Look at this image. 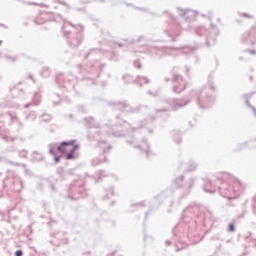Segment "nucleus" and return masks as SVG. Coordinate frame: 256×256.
Returning <instances> with one entry per match:
<instances>
[{"mask_svg": "<svg viewBox=\"0 0 256 256\" xmlns=\"http://www.w3.org/2000/svg\"><path fill=\"white\" fill-rule=\"evenodd\" d=\"M191 101H195L201 109H209V107L215 103V86L213 85V82H211V77H209L208 85L204 88L200 90H191L187 100L171 99L169 100L168 105L172 111H177V109L189 105Z\"/></svg>", "mask_w": 256, "mask_h": 256, "instance_id": "obj_1", "label": "nucleus"}, {"mask_svg": "<svg viewBox=\"0 0 256 256\" xmlns=\"http://www.w3.org/2000/svg\"><path fill=\"white\" fill-rule=\"evenodd\" d=\"M218 191L225 199H237L245 190V184L233 176L223 174L217 179Z\"/></svg>", "mask_w": 256, "mask_h": 256, "instance_id": "obj_2", "label": "nucleus"}, {"mask_svg": "<svg viewBox=\"0 0 256 256\" xmlns=\"http://www.w3.org/2000/svg\"><path fill=\"white\" fill-rule=\"evenodd\" d=\"M78 147H79L78 145H75V140L64 141L59 146H56V144L51 145L49 153L50 155H54L55 157L54 161L56 163H59L60 158L55 153V149H57L59 153H68L66 155V159L71 160V159H74L75 151H77Z\"/></svg>", "mask_w": 256, "mask_h": 256, "instance_id": "obj_3", "label": "nucleus"}, {"mask_svg": "<svg viewBox=\"0 0 256 256\" xmlns=\"http://www.w3.org/2000/svg\"><path fill=\"white\" fill-rule=\"evenodd\" d=\"M115 105L117 109H119L120 111H124L125 113H139V111H141L142 113H147V111H149L145 106L133 108L131 107V105L127 104V102H116Z\"/></svg>", "mask_w": 256, "mask_h": 256, "instance_id": "obj_4", "label": "nucleus"}, {"mask_svg": "<svg viewBox=\"0 0 256 256\" xmlns=\"http://www.w3.org/2000/svg\"><path fill=\"white\" fill-rule=\"evenodd\" d=\"M172 91L173 93H183V90L187 87V82L183 80V76L175 75L172 79Z\"/></svg>", "mask_w": 256, "mask_h": 256, "instance_id": "obj_5", "label": "nucleus"}, {"mask_svg": "<svg viewBox=\"0 0 256 256\" xmlns=\"http://www.w3.org/2000/svg\"><path fill=\"white\" fill-rule=\"evenodd\" d=\"M178 14L180 17H184L185 23H189V21H194V19L197 17V11L192 10V9H182V8H177Z\"/></svg>", "mask_w": 256, "mask_h": 256, "instance_id": "obj_6", "label": "nucleus"}, {"mask_svg": "<svg viewBox=\"0 0 256 256\" xmlns=\"http://www.w3.org/2000/svg\"><path fill=\"white\" fill-rule=\"evenodd\" d=\"M5 117H8L10 119V123L16 131H21L23 129V123L19 121V118L15 114L8 113L5 115Z\"/></svg>", "mask_w": 256, "mask_h": 256, "instance_id": "obj_7", "label": "nucleus"}, {"mask_svg": "<svg viewBox=\"0 0 256 256\" xmlns=\"http://www.w3.org/2000/svg\"><path fill=\"white\" fill-rule=\"evenodd\" d=\"M78 29V31H83V25L78 24L77 26L73 25L72 23L65 22L62 26V32L67 37L69 33H71V29Z\"/></svg>", "mask_w": 256, "mask_h": 256, "instance_id": "obj_8", "label": "nucleus"}, {"mask_svg": "<svg viewBox=\"0 0 256 256\" xmlns=\"http://www.w3.org/2000/svg\"><path fill=\"white\" fill-rule=\"evenodd\" d=\"M137 53H152L153 55H158L161 57V49H158L157 46H151L148 48L147 46L139 48L136 50Z\"/></svg>", "mask_w": 256, "mask_h": 256, "instance_id": "obj_9", "label": "nucleus"}, {"mask_svg": "<svg viewBox=\"0 0 256 256\" xmlns=\"http://www.w3.org/2000/svg\"><path fill=\"white\" fill-rule=\"evenodd\" d=\"M81 41H83V36L81 34H78L76 38H73L72 40H68V43L72 47H79V45H81Z\"/></svg>", "mask_w": 256, "mask_h": 256, "instance_id": "obj_10", "label": "nucleus"}, {"mask_svg": "<svg viewBox=\"0 0 256 256\" xmlns=\"http://www.w3.org/2000/svg\"><path fill=\"white\" fill-rule=\"evenodd\" d=\"M134 147H138V149H141V151H144V153H146L147 157H149V155H151V150L149 149V144L145 140L138 146H134Z\"/></svg>", "mask_w": 256, "mask_h": 256, "instance_id": "obj_11", "label": "nucleus"}, {"mask_svg": "<svg viewBox=\"0 0 256 256\" xmlns=\"http://www.w3.org/2000/svg\"><path fill=\"white\" fill-rule=\"evenodd\" d=\"M203 191H205V193H215L217 187H215L211 181H208L203 187Z\"/></svg>", "mask_w": 256, "mask_h": 256, "instance_id": "obj_12", "label": "nucleus"}, {"mask_svg": "<svg viewBox=\"0 0 256 256\" xmlns=\"http://www.w3.org/2000/svg\"><path fill=\"white\" fill-rule=\"evenodd\" d=\"M134 82L136 83V85L142 87L143 85H147V83H149V78L144 76H137Z\"/></svg>", "mask_w": 256, "mask_h": 256, "instance_id": "obj_13", "label": "nucleus"}, {"mask_svg": "<svg viewBox=\"0 0 256 256\" xmlns=\"http://www.w3.org/2000/svg\"><path fill=\"white\" fill-rule=\"evenodd\" d=\"M147 124H148V128H143L142 129V133H153V130L149 127L153 126V116H148L146 118Z\"/></svg>", "mask_w": 256, "mask_h": 256, "instance_id": "obj_14", "label": "nucleus"}, {"mask_svg": "<svg viewBox=\"0 0 256 256\" xmlns=\"http://www.w3.org/2000/svg\"><path fill=\"white\" fill-rule=\"evenodd\" d=\"M14 191H21L23 189V182L21 181V178L15 176L14 178Z\"/></svg>", "mask_w": 256, "mask_h": 256, "instance_id": "obj_15", "label": "nucleus"}, {"mask_svg": "<svg viewBox=\"0 0 256 256\" xmlns=\"http://www.w3.org/2000/svg\"><path fill=\"white\" fill-rule=\"evenodd\" d=\"M168 37H171L172 39H170V41H175V37H177V35H179L180 31L179 28L176 29H170L168 31H166Z\"/></svg>", "mask_w": 256, "mask_h": 256, "instance_id": "obj_16", "label": "nucleus"}, {"mask_svg": "<svg viewBox=\"0 0 256 256\" xmlns=\"http://www.w3.org/2000/svg\"><path fill=\"white\" fill-rule=\"evenodd\" d=\"M197 167H199V164L193 160H190L186 166V171H195Z\"/></svg>", "mask_w": 256, "mask_h": 256, "instance_id": "obj_17", "label": "nucleus"}, {"mask_svg": "<svg viewBox=\"0 0 256 256\" xmlns=\"http://www.w3.org/2000/svg\"><path fill=\"white\" fill-rule=\"evenodd\" d=\"M0 136L2 137V139H3L4 141H7V142H13V141H15V139H16L15 137L9 135V132H5V133L3 134V132H1V130H0Z\"/></svg>", "mask_w": 256, "mask_h": 256, "instance_id": "obj_18", "label": "nucleus"}, {"mask_svg": "<svg viewBox=\"0 0 256 256\" xmlns=\"http://www.w3.org/2000/svg\"><path fill=\"white\" fill-rule=\"evenodd\" d=\"M172 185H173L174 189H179V187H181V185H183V176H179L178 178H176V180H174Z\"/></svg>", "mask_w": 256, "mask_h": 256, "instance_id": "obj_19", "label": "nucleus"}, {"mask_svg": "<svg viewBox=\"0 0 256 256\" xmlns=\"http://www.w3.org/2000/svg\"><path fill=\"white\" fill-rule=\"evenodd\" d=\"M98 145L100 149H103L104 153H107L111 149V145L107 144V142L99 141Z\"/></svg>", "mask_w": 256, "mask_h": 256, "instance_id": "obj_20", "label": "nucleus"}, {"mask_svg": "<svg viewBox=\"0 0 256 256\" xmlns=\"http://www.w3.org/2000/svg\"><path fill=\"white\" fill-rule=\"evenodd\" d=\"M32 161H34V162L43 161V154L38 153V152H33Z\"/></svg>", "mask_w": 256, "mask_h": 256, "instance_id": "obj_21", "label": "nucleus"}, {"mask_svg": "<svg viewBox=\"0 0 256 256\" xmlns=\"http://www.w3.org/2000/svg\"><path fill=\"white\" fill-rule=\"evenodd\" d=\"M256 37V28H252L251 29V32L249 33V32H247V33H245L243 36H242V41H243V39H248L249 37Z\"/></svg>", "mask_w": 256, "mask_h": 256, "instance_id": "obj_22", "label": "nucleus"}, {"mask_svg": "<svg viewBox=\"0 0 256 256\" xmlns=\"http://www.w3.org/2000/svg\"><path fill=\"white\" fill-rule=\"evenodd\" d=\"M37 119V114L35 112H30L25 116V121H35Z\"/></svg>", "mask_w": 256, "mask_h": 256, "instance_id": "obj_23", "label": "nucleus"}, {"mask_svg": "<svg viewBox=\"0 0 256 256\" xmlns=\"http://www.w3.org/2000/svg\"><path fill=\"white\" fill-rule=\"evenodd\" d=\"M103 159L105 161V155H101L100 158H94L92 159V165H99V163H103Z\"/></svg>", "mask_w": 256, "mask_h": 256, "instance_id": "obj_24", "label": "nucleus"}, {"mask_svg": "<svg viewBox=\"0 0 256 256\" xmlns=\"http://www.w3.org/2000/svg\"><path fill=\"white\" fill-rule=\"evenodd\" d=\"M103 159L105 161V155H101L100 158H94L92 159V165H99V163H103Z\"/></svg>", "mask_w": 256, "mask_h": 256, "instance_id": "obj_25", "label": "nucleus"}, {"mask_svg": "<svg viewBox=\"0 0 256 256\" xmlns=\"http://www.w3.org/2000/svg\"><path fill=\"white\" fill-rule=\"evenodd\" d=\"M40 101H41V94L39 92H36L33 98V105H39Z\"/></svg>", "mask_w": 256, "mask_h": 256, "instance_id": "obj_26", "label": "nucleus"}, {"mask_svg": "<svg viewBox=\"0 0 256 256\" xmlns=\"http://www.w3.org/2000/svg\"><path fill=\"white\" fill-rule=\"evenodd\" d=\"M194 31H195L196 35H202L205 33V27H203V26L196 27V28H194Z\"/></svg>", "mask_w": 256, "mask_h": 256, "instance_id": "obj_27", "label": "nucleus"}, {"mask_svg": "<svg viewBox=\"0 0 256 256\" xmlns=\"http://www.w3.org/2000/svg\"><path fill=\"white\" fill-rule=\"evenodd\" d=\"M244 98L246 99V105H247V107H249L250 109H252L254 115L256 116V109H255V107L251 106V104L249 103V95H244Z\"/></svg>", "mask_w": 256, "mask_h": 256, "instance_id": "obj_28", "label": "nucleus"}, {"mask_svg": "<svg viewBox=\"0 0 256 256\" xmlns=\"http://www.w3.org/2000/svg\"><path fill=\"white\" fill-rule=\"evenodd\" d=\"M123 80L125 81V83H133V81H135L133 80V77L129 74L124 75Z\"/></svg>", "mask_w": 256, "mask_h": 256, "instance_id": "obj_29", "label": "nucleus"}, {"mask_svg": "<svg viewBox=\"0 0 256 256\" xmlns=\"http://www.w3.org/2000/svg\"><path fill=\"white\" fill-rule=\"evenodd\" d=\"M41 75L42 77H49V75H51V71L49 70V68H43V70L41 71Z\"/></svg>", "mask_w": 256, "mask_h": 256, "instance_id": "obj_30", "label": "nucleus"}, {"mask_svg": "<svg viewBox=\"0 0 256 256\" xmlns=\"http://www.w3.org/2000/svg\"><path fill=\"white\" fill-rule=\"evenodd\" d=\"M5 59H6V61H9L10 63H13V62L17 61L18 57L17 56L6 55Z\"/></svg>", "mask_w": 256, "mask_h": 256, "instance_id": "obj_31", "label": "nucleus"}, {"mask_svg": "<svg viewBox=\"0 0 256 256\" xmlns=\"http://www.w3.org/2000/svg\"><path fill=\"white\" fill-rule=\"evenodd\" d=\"M44 22L45 19L43 18V16H39L34 20V23H36V25H43Z\"/></svg>", "mask_w": 256, "mask_h": 256, "instance_id": "obj_32", "label": "nucleus"}, {"mask_svg": "<svg viewBox=\"0 0 256 256\" xmlns=\"http://www.w3.org/2000/svg\"><path fill=\"white\" fill-rule=\"evenodd\" d=\"M19 157H22L23 159H26L28 152L27 150H21L18 152Z\"/></svg>", "mask_w": 256, "mask_h": 256, "instance_id": "obj_33", "label": "nucleus"}, {"mask_svg": "<svg viewBox=\"0 0 256 256\" xmlns=\"http://www.w3.org/2000/svg\"><path fill=\"white\" fill-rule=\"evenodd\" d=\"M1 107H14L15 109H19V105L13 103L1 104Z\"/></svg>", "mask_w": 256, "mask_h": 256, "instance_id": "obj_34", "label": "nucleus"}, {"mask_svg": "<svg viewBox=\"0 0 256 256\" xmlns=\"http://www.w3.org/2000/svg\"><path fill=\"white\" fill-rule=\"evenodd\" d=\"M101 133H107V134H109V133H111V128H110L109 126H103V127L101 128Z\"/></svg>", "mask_w": 256, "mask_h": 256, "instance_id": "obj_35", "label": "nucleus"}, {"mask_svg": "<svg viewBox=\"0 0 256 256\" xmlns=\"http://www.w3.org/2000/svg\"><path fill=\"white\" fill-rule=\"evenodd\" d=\"M228 231L229 233H233V231H235V225L233 223H230L228 225Z\"/></svg>", "mask_w": 256, "mask_h": 256, "instance_id": "obj_36", "label": "nucleus"}, {"mask_svg": "<svg viewBox=\"0 0 256 256\" xmlns=\"http://www.w3.org/2000/svg\"><path fill=\"white\" fill-rule=\"evenodd\" d=\"M211 27H212L214 37H217L219 35V30H217V28H215V26H213V24L211 25Z\"/></svg>", "mask_w": 256, "mask_h": 256, "instance_id": "obj_37", "label": "nucleus"}, {"mask_svg": "<svg viewBox=\"0 0 256 256\" xmlns=\"http://www.w3.org/2000/svg\"><path fill=\"white\" fill-rule=\"evenodd\" d=\"M214 44H215V39L210 40L209 38H207V42H206L207 47Z\"/></svg>", "mask_w": 256, "mask_h": 256, "instance_id": "obj_38", "label": "nucleus"}, {"mask_svg": "<svg viewBox=\"0 0 256 256\" xmlns=\"http://www.w3.org/2000/svg\"><path fill=\"white\" fill-rule=\"evenodd\" d=\"M110 55H111L110 61H117V54L111 52Z\"/></svg>", "mask_w": 256, "mask_h": 256, "instance_id": "obj_39", "label": "nucleus"}, {"mask_svg": "<svg viewBox=\"0 0 256 256\" xmlns=\"http://www.w3.org/2000/svg\"><path fill=\"white\" fill-rule=\"evenodd\" d=\"M134 67H136L137 69H141V62H139V60H135Z\"/></svg>", "mask_w": 256, "mask_h": 256, "instance_id": "obj_40", "label": "nucleus"}, {"mask_svg": "<svg viewBox=\"0 0 256 256\" xmlns=\"http://www.w3.org/2000/svg\"><path fill=\"white\" fill-rule=\"evenodd\" d=\"M66 9H71V6L67 2H60Z\"/></svg>", "mask_w": 256, "mask_h": 256, "instance_id": "obj_41", "label": "nucleus"}, {"mask_svg": "<svg viewBox=\"0 0 256 256\" xmlns=\"http://www.w3.org/2000/svg\"><path fill=\"white\" fill-rule=\"evenodd\" d=\"M15 256H23V251L17 250V251L15 252Z\"/></svg>", "mask_w": 256, "mask_h": 256, "instance_id": "obj_42", "label": "nucleus"}, {"mask_svg": "<svg viewBox=\"0 0 256 256\" xmlns=\"http://www.w3.org/2000/svg\"><path fill=\"white\" fill-rule=\"evenodd\" d=\"M112 135H114V137H121V136H123V134H121L119 132H112Z\"/></svg>", "mask_w": 256, "mask_h": 256, "instance_id": "obj_43", "label": "nucleus"}, {"mask_svg": "<svg viewBox=\"0 0 256 256\" xmlns=\"http://www.w3.org/2000/svg\"><path fill=\"white\" fill-rule=\"evenodd\" d=\"M129 43H131V41L129 42V41L125 40V44L119 43L118 46L123 47L124 45H129Z\"/></svg>", "mask_w": 256, "mask_h": 256, "instance_id": "obj_44", "label": "nucleus"}, {"mask_svg": "<svg viewBox=\"0 0 256 256\" xmlns=\"http://www.w3.org/2000/svg\"><path fill=\"white\" fill-rule=\"evenodd\" d=\"M174 139L176 143H179L181 141V135L178 134L177 137Z\"/></svg>", "mask_w": 256, "mask_h": 256, "instance_id": "obj_45", "label": "nucleus"}, {"mask_svg": "<svg viewBox=\"0 0 256 256\" xmlns=\"http://www.w3.org/2000/svg\"><path fill=\"white\" fill-rule=\"evenodd\" d=\"M240 17L251 18V15H249V14H247V13H242V14H240Z\"/></svg>", "mask_w": 256, "mask_h": 256, "instance_id": "obj_46", "label": "nucleus"}, {"mask_svg": "<svg viewBox=\"0 0 256 256\" xmlns=\"http://www.w3.org/2000/svg\"><path fill=\"white\" fill-rule=\"evenodd\" d=\"M167 111V108L156 110V113H165Z\"/></svg>", "mask_w": 256, "mask_h": 256, "instance_id": "obj_47", "label": "nucleus"}, {"mask_svg": "<svg viewBox=\"0 0 256 256\" xmlns=\"http://www.w3.org/2000/svg\"><path fill=\"white\" fill-rule=\"evenodd\" d=\"M135 205H136V207H143V205H145V204L143 202H139V203H137Z\"/></svg>", "mask_w": 256, "mask_h": 256, "instance_id": "obj_48", "label": "nucleus"}, {"mask_svg": "<svg viewBox=\"0 0 256 256\" xmlns=\"http://www.w3.org/2000/svg\"><path fill=\"white\" fill-rule=\"evenodd\" d=\"M194 181H195V179H191V180H190V182H189V189H191V187H192Z\"/></svg>", "mask_w": 256, "mask_h": 256, "instance_id": "obj_49", "label": "nucleus"}, {"mask_svg": "<svg viewBox=\"0 0 256 256\" xmlns=\"http://www.w3.org/2000/svg\"><path fill=\"white\" fill-rule=\"evenodd\" d=\"M28 5H39V6H41V4L36 3V2H28Z\"/></svg>", "mask_w": 256, "mask_h": 256, "instance_id": "obj_50", "label": "nucleus"}, {"mask_svg": "<svg viewBox=\"0 0 256 256\" xmlns=\"http://www.w3.org/2000/svg\"><path fill=\"white\" fill-rule=\"evenodd\" d=\"M7 151H15L14 146L9 147V148L7 149Z\"/></svg>", "mask_w": 256, "mask_h": 256, "instance_id": "obj_51", "label": "nucleus"}, {"mask_svg": "<svg viewBox=\"0 0 256 256\" xmlns=\"http://www.w3.org/2000/svg\"><path fill=\"white\" fill-rule=\"evenodd\" d=\"M31 105H33L32 103H28L24 106L25 109H27V107H31Z\"/></svg>", "mask_w": 256, "mask_h": 256, "instance_id": "obj_52", "label": "nucleus"}, {"mask_svg": "<svg viewBox=\"0 0 256 256\" xmlns=\"http://www.w3.org/2000/svg\"><path fill=\"white\" fill-rule=\"evenodd\" d=\"M249 53L251 54V55H255V50H249Z\"/></svg>", "mask_w": 256, "mask_h": 256, "instance_id": "obj_53", "label": "nucleus"}, {"mask_svg": "<svg viewBox=\"0 0 256 256\" xmlns=\"http://www.w3.org/2000/svg\"><path fill=\"white\" fill-rule=\"evenodd\" d=\"M64 87H66V89H69V83H64Z\"/></svg>", "mask_w": 256, "mask_h": 256, "instance_id": "obj_54", "label": "nucleus"}, {"mask_svg": "<svg viewBox=\"0 0 256 256\" xmlns=\"http://www.w3.org/2000/svg\"><path fill=\"white\" fill-rule=\"evenodd\" d=\"M124 126L129 129V124L127 122H124Z\"/></svg>", "mask_w": 256, "mask_h": 256, "instance_id": "obj_55", "label": "nucleus"}, {"mask_svg": "<svg viewBox=\"0 0 256 256\" xmlns=\"http://www.w3.org/2000/svg\"><path fill=\"white\" fill-rule=\"evenodd\" d=\"M7 181H9V180H8V179L3 180V184H4V185H7Z\"/></svg>", "mask_w": 256, "mask_h": 256, "instance_id": "obj_56", "label": "nucleus"}, {"mask_svg": "<svg viewBox=\"0 0 256 256\" xmlns=\"http://www.w3.org/2000/svg\"><path fill=\"white\" fill-rule=\"evenodd\" d=\"M10 163H11V165H17V166L21 165L19 163H13V162H10Z\"/></svg>", "mask_w": 256, "mask_h": 256, "instance_id": "obj_57", "label": "nucleus"}, {"mask_svg": "<svg viewBox=\"0 0 256 256\" xmlns=\"http://www.w3.org/2000/svg\"><path fill=\"white\" fill-rule=\"evenodd\" d=\"M141 39H143V36H140L138 40H136V42L141 41Z\"/></svg>", "mask_w": 256, "mask_h": 256, "instance_id": "obj_58", "label": "nucleus"}, {"mask_svg": "<svg viewBox=\"0 0 256 256\" xmlns=\"http://www.w3.org/2000/svg\"><path fill=\"white\" fill-rule=\"evenodd\" d=\"M12 93H17V89H12Z\"/></svg>", "mask_w": 256, "mask_h": 256, "instance_id": "obj_59", "label": "nucleus"}, {"mask_svg": "<svg viewBox=\"0 0 256 256\" xmlns=\"http://www.w3.org/2000/svg\"><path fill=\"white\" fill-rule=\"evenodd\" d=\"M127 143H129V145H133V142H131L130 140H127Z\"/></svg>", "mask_w": 256, "mask_h": 256, "instance_id": "obj_60", "label": "nucleus"}, {"mask_svg": "<svg viewBox=\"0 0 256 256\" xmlns=\"http://www.w3.org/2000/svg\"><path fill=\"white\" fill-rule=\"evenodd\" d=\"M166 245H171V242L169 240L166 241Z\"/></svg>", "mask_w": 256, "mask_h": 256, "instance_id": "obj_61", "label": "nucleus"}, {"mask_svg": "<svg viewBox=\"0 0 256 256\" xmlns=\"http://www.w3.org/2000/svg\"><path fill=\"white\" fill-rule=\"evenodd\" d=\"M132 131H137V127H133V128H132Z\"/></svg>", "mask_w": 256, "mask_h": 256, "instance_id": "obj_62", "label": "nucleus"}, {"mask_svg": "<svg viewBox=\"0 0 256 256\" xmlns=\"http://www.w3.org/2000/svg\"><path fill=\"white\" fill-rule=\"evenodd\" d=\"M186 73H189V67H186Z\"/></svg>", "mask_w": 256, "mask_h": 256, "instance_id": "obj_63", "label": "nucleus"}, {"mask_svg": "<svg viewBox=\"0 0 256 256\" xmlns=\"http://www.w3.org/2000/svg\"><path fill=\"white\" fill-rule=\"evenodd\" d=\"M165 81H166V82H169V78H165Z\"/></svg>", "mask_w": 256, "mask_h": 256, "instance_id": "obj_64", "label": "nucleus"}]
</instances>
